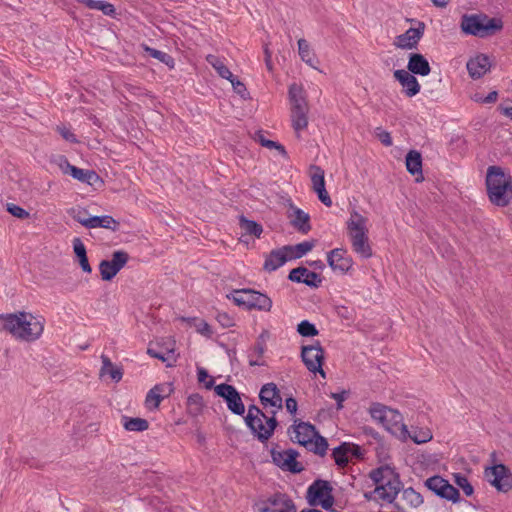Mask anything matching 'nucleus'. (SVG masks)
<instances>
[{"mask_svg":"<svg viewBox=\"0 0 512 512\" xmlns=\"http://www.w3.org/2000/svg\"><path fill=\"white\" fill-rule=\"evenodd\" d=\"M6 210L12 216H14L18 219H26L29 217V212L27 210H25L24 208L14 204V203H7Z\"/></svg>","mask_w":512,"mask_h":512,"instance_id":"6e6d98bb","label":"nucleus"},{"mask_svg":"<svg viewBox=\"0 0 512 512\" xmlns=\"http://www.w3.org/2000/svg\"><path fill=\"white\" fill-rule=\"evenodd\" d=\"M254 140L258 142L261 146L266 147L268 149H276L280 155H282L283 157H287V151L285 147L279 142L267 139L262 130H258L255 132Z\"/></svg>","mask_w":512,"mask_h":512,"instance_id":"ea45409f","label":"nucleus"},{"mask_svg":"<svg viewBox=\"0 0 512 512\" xmlns=\"http://www.w3.org/2000/svg\"><path fill=\"white\" fill-rule=\"evenodd\" d=\"M277 445L270 449L272 462L281 468L283 471H287L293 474H298L304 470L301 463L297 461L299 453L293 448H289L284 451H277Z\"/></svg>","mask_w":512,"mask_h":512,"instance_id":"0eeeda50","label":"nucleus"},{"mask_svg":"<svg viewBox=\"0 0 512 512\" xmlns=\"http://www.w3.org/2000/svg\"><path fill=\"white\" fill-rule=\"evenodd\" d=\"M271 416L268 417L265 415L263 417L266 421V427L264 426L262 420L258 421L256 424L255 430L256 432H252L254 436L262 443L267 442L272 435L274 434L277 426L279 425L278 420L276 419V410L271 411Z\"/></svg>","mask_w":512,"mask_h":512,"instance_id":"412c9836","label":"nucleus"},{"mask_svg":"<svg viewBox=\"0 0 512 512\" xmlns=\"http://www.w3.org/2000/svg\"><path fill=\"white\" fill-rule=\"evenodd\" d=\"M287 217L290 220L291 226H293L298 232L307 234L311 230L310 215L296 207L293 203H290L289 205Z\"/></svg>","mask_w":512,"mask_h":512,"instance_id":"a211bd4d","label":"nucleus"},{"mask_svg":"<svg viewBox=\"0 0 512 512\" xmlns=\"http://www.w3.org/2000/svg\"><path fill=\"white\" fill-rule=\"evenodd\" d=\"M72 245H73V251H74L76 258L87 254L86 247L79 237H76L73 239Z\"/></svg>","mask_w":512,"mask_h":512,"instance_id":"680f3d73","label":"nucleus"},{"mask_svg":"<svg viewBox=\"0 0 512 512\" xmlns=\"http://www.w3.org/2000/svg\"><path fill=\"white\" fill-rule=\"evenodd\" d=\"M295 434L291 436V440L305 447L308 451L313 452L321 457L326 455L328 449V441L325 437L321 436L316 427L310 422L294 421V424L288 428V433Z\"/></svg>","mask_w":512,"mask_h":512,"instance_id":"7ed1b4c3","label":"nucleus"},{"mask_svg":"<svg viewBox=\"0 0 512 512\" xmlns=\"http://www.w3.org/2000/svg\"><path fill=\"white\" fill-rule=\"evenodd\" d=\"M123 426L127 431L143 432L148 429L149 422L139 417H122Z\"/></svg>","mask_w":512,"mask_h":512,"instance_id":"58836bf2","label":"nucleus"},{"mask_svg":"<svg viewBox=\"0 0 512 512\" xmlns=\"http://www.w3.org/2000/svg\"><path fill=\"white\" fill-rule=\"evenodd\" d=\"M425 24L418 21L416 28H409L405 33L398 35L395 38V46L401 49H416L420 39L424 35Z\"/></svg>","mask_w":512,"mask_h":512,"instance_id":"4468645a","label":"nucleus"},{"mask_svg":"<svg viewBox=\"0 0 512 512\" xmlns=\"http://www.w3.org/2000/svg\"><path fill=\"white\" fill-rule=\"evenodd\" d=\"M334 502H335V498H334L332 492H330L325 497L321 498V500H319V502H317V505H320L324 510H326L328 512H338L335 509H333Z\"/></svg>","mask_w":512,"mask_h":512,"instance_id":"13d9d810","label":"nucleus"},{"mask_svg":"<svg viewBox=\"0 0 512 512\" xmlns=\"http://www.w3.org/2000/svg\"><path fill=\"white\" fill-rule=\"evenodd\" d=\"M485 475L492 486L500 492L512 489V473L504 464H496L485 471Z\"/></svg>","mask_w":512,"mask_h":512,"instance_id":"9d476101","label":"nucleus"},{"mask_svg":"<svg viewBox=\"0 0 512 512\" xmlns=\"http://www.w3.org/2000/svg\"><path fill=\"white\" fill-rule=\"evenodd\" d=\"M310 170L312 171L311 182L313 190L325 187L324 170L317 165H311Z\"/></svg>","mask_w":512,"mask_h":512,"instance_id":"a18cd8bd","label":"nucleus"},{"mask_svg":"<svg viewBox=\"0 0 512 512\" xmlns=\"http://www.w3.org/2000/svg\"><path fill=\"white\" fill-rule=\"evenodd\" d=\"M83 226L92 229V228H105L111 231H117L119 227V222L116 221L110 215H101V216H91L87 220H82Z\"/></svg>","mask_w":512,"mask_h":512,"instance_id":"bb28decb","label":"nucleus"},{"mask_svg":"<svg viewBox=\"0 0 512 512\" xmlns=\"http://www.w3.org/2000/svg\"><path fill=\"white\" fill-rule=\"evenodd\" d=\"M239 227L244 235H250L256 238H259L263 232V227L260 223L250 220L244 215L239 216Z\"/></svg>","mask_w":512,"mask_h":512,"instance_id":"473e14b6","label":"nucleus"},{"mask_svg":"<svg viewBox=\"0 0 512 512\" xmlns=\"http://www.w3.org/2000/svg\"><path fill=\"white\" fill-rule=\"evenodd\" d=\"M44 324L43 317L25 311L0 314V331L25 342L38 340L43 334Z\"/></svg>","mask_w":512,"mask_h":512,"instance_id":"f257e3e1","label":"nucleus"},{"mask_svg":"<svg viewBox=\"0 0 512 512\" xmlns=\"http://www.w3.org/2000/svg\"><path fill=\"white\" fill-rule=\"evenodd\" d=\"M486 188L490 202L505 207L512 199V177L500 166H489L486 174Z\"/></svg>","mask_w":512,"mask_h":512,"instance_id":"f03ea898","label":"nucleus"},{"mask_svg":"<svg viewBox=\"0 0 512 512\" xmlns=\"http://www.w3.org/2000/svg\"><path fill=\"white\" fill-rule=\"evenodd\" d=\"M57 164L64 174H68L82 183L93 185L100 181L99 175L94 170L78 168L70 164L66 156H59Z\"/></svg>","mask_w":512,"mask_h":512,"instance_id":"9b49d317","label":"nucleus"},{"mask_svg":"<svg viewBox=\"0 0 512 512\" xmlns=\"http://www.w3.org/2000/svg\"><path fill=\"white\" fill-rule=\"evenodd\" d=\"M301 358L304 365L311 373H319L323 378H326V373L322 368L324 363V350L319 341L314 345L303 346Z\"/></svg>","mask_w":512,"mask_h":512,"instance_id":"6e6552de","label":"nucleus"},{"mask_svg":"<svg viewBox=\"0 0 512 512\" xmlns=\"http://www.w3.org/2000/svg\"><path fill=\"white\" fill-rule=\"evenodd\" d=\"M461 29L466 35L486 38L501 31L503 21L500 18H491L484 13L464 14L461 18Z\"/></svg>","mask_w":512,"mask_h":512,"instance_id":"20e7f679","label":"nucleus"},{"mask_svg":"<svg viewBox=\"0 0 512 512\" xmlns=\"http://www.w3.org/2000/svg\"><path fill=\"white\" fill-rule=\"evenodd\" d=\"M490 59L485 54H478L467 62V70L471 78L479 79L490 69Z\"/></svg>","mask_w":512,"mask_h":512,"instance_id":"4be33fe9","label":"nucleus"},{"mask_svg":"<svg viewBox=\"0 0 512 512\" xmlns=\"http://www.w3.org/2000/svg\"><path fill=\"white\" fill-rule=\"evenodd\" d=\"M308 108L302 109H291V122L292 127L296 133L307 128L308 118H307Z\"/></svg>","mask_w":512,"mask_h":512,"instance_id":"c9c22d12","label":"nucleus"},{"mask_svg":"<svg viewBox=\"0 0 512 512\" xmlns=\"http://www.w3.org/2000/svg\"><path fill=\"white\" fill-rule=\"evenodd\" d=\"M366 223L367 218L355 210L351 213V217L347 221V229L350 233L353 250L365 259L372 256V249L368 241Z\"/></svg>","mask_w":512,"mask_h":512,"instance_id":"39448f33","label":"nucleus"},{"mask_svg":"<svg viewBox=\"0 0 512 512\" xmlns=\"http://www.w3.org/2000/svg\"><path fill=\"white\" fill-rule=\"evenodd\" d=\"M288 280L295 283L305 284L310 288H319L322 284L321 275L308 270L304 266H299L290 270Z\"/></svg>","mask_w":512,"mask_h":512,"instance_id":"dca6fc26","label":"nucleus"},{"mask_svg":"<svg viewBox=\"0 0 512 512\" xmlns=\"http://www.w3.org/2000/svg\"><path fill=\"white\" fill-rule=\"evenodd\" d=\"M128 260L129 255L126 251H114L110 260H102L99 264L101 279L103 281H111L127 264Z\"/></svg>","mask_w":512,"mask_h":512,"instance_id":"1a4fd4ad","label":"nucleus"},{"mask_svg":"<svg viewBox=\"0 0 512 512\" xmlns=\"http://www.w3.org/2000/svg\"><path fill=\"white\" fill-rule=\"evenodd\" d=\"M259 399L264 407L271 406L277 410L282 409V398L280 396V391L276 384L273 382L266 383L262 386L259 393Z\"/></svg>","mask_w":512,"mask_h":512,"instance_id":"6ab92c4d","label":"nucleus"},{"mask_svg":"<svg viewBox=\"0 0 512 512\" xmlns=\"http://www.w3.org/2000/svg\"><path fill=\"white\" fill-rule=\"evenodd\" d=\"M260 417H265L264 412L256 405H250L245 417V423L251 432H256L255 427L258 421L261 420Z\"/></svg>","mask_w":512,"mask_h":512,"instance_id":"79ce46f5","label":"nucleus"},{"mask_svg":"<svg viewBox=\"0 0 512 512\" xmlns=\"http://www.w3.org/2000/svg\"><path fill=\"white\" fill-rule=\"evenodd\" d=\"M106 373H108L111 379L114 380L115 382H119L123 377L122 369L115 367L114 365L110 367Z\"/></svg>","mask_w":512,"mask_h":512,"instance_id":"774afa93","label":"nucleus"},{"mask_svg":"<svg viewBox=\"0 0 512 512\" xmlns=\"http://www.w3.org/2000/svg\"><path fill=\"white\" fill-rule=\"evenodd\" d=\"M143 50L152 58L157 59L161 63L165 64L169 69H174L175 67V60L174 58L163 51L157 50L155 48H152L148 45L143 44L142 45Z\"/></svg>","mask_w":512,"mask_h":512,"instance_id":"e433bc0d","label":"nucleus"},{"mask_svg":"<svg viewBox=\"0 0 512 512\" xmlns=\"http://www.w3.org/2000/svg\"><path fill=\"white\" fill-rule=\"evenodd\" d=\"M348 447H349V442H342L340 445H338L337 447H335L332 450L331 456L334 459L335 464L339 468H344L349 463V454L347 451Z\"/></svg>","mask_w":512,"mask_h":512,"instance_id":"4c0bfd02","label":"nucleus"},{"mask_svg":"<svg viewBox=\"0 0 512 512\" xmlns=\"http://www.w3.org/2000/svg\"><path fill=\"white\" fill-rule=\"evenodd\" d=\"M327 263L333 271L347 273L353 266L352 258L343 248H335L327 253Z\"/></svg>","mask_w":512,"mask_h":512,"instance_id":"2eb2a0df","label":"nucleus"},{"mask_svg":"<svg viewBox=\"0 0 512 512\" xmlns=\"http://www.w3.org/2000/svg\"><path fill=\"white\" fill-rule=\"evenodd\" d=\"M402 489V482L399 474L393 468V474H389L384 484L377 485L374 489L380 499L393 503Z\"/></svg>","mask_w":512,"mask_h":512,"instance_id":"f8f14e48","label":"nucleus"},{"mask_svg":"<svg viewBox=\"0 0 512 512\" xmlns=\"http://www.w3.org/2000/svg\"><path fill=\"white\" fill-rule=\"evenodd\" d=\"M266 351V348L263 346L254 344L251 348V352L249 353V365L250 366H265V361H260L258 358H261Z\"/></svg>","mask_w":512,"mask_h":512,"instance_id":"09e8293b","label":"nucleus"},{"mask_svg":"<svg viewBox=\"0 0 512 512\" xmlns=\"http://www.w3.org/2000/svg\"><path fill=\"white\" fill-rule=\"evenodd\" d=\"M333 491L327 480L316 479L307 489L306 499L311 506H317L321 498Z\"/></svg>","mask_w":512,"mask_h":512,"instance_id":"aec40b11","label":"nucleus"},{"mask_svg":"<svg viewBox=\"0 0 512 512\" xmlns=\"http://www.w3.org/2000/svg\"><path fill=\"white\" fill-rule=\"evenodd\" d=\"M444 493H442L441 497L442 499L451 501L453 503H458L460 501V493L457 488H455L453 485H451L449 482L443 489Z\"/></svg>","mask_w":512,"mask_h":512,"instance_id":"864d4df0","label":"nucleus"},{"mask_svg":"<svg viewBox=\"0 0 512 512\" xmlns=\"http://www.w3.org/2000/svg\"><path fill=\"white\" fill-rule=\"evenodd\" d=\"M228 80L231 82L234 91L238 95H240L243 99H247L249 97V93L247 91L246 86L241 81H239L237 77L233 75V78H230Z\"/></svg>","mask_w":512,"mask_h":512,"instance_id":"4d7b16f0","label":"nucleus"},{"mask_svg":"<svg viewBox=\"0 0 512 512\" xmlns=\"http://www.w3.org/2000/svg\"><path fill=\"white\" fill-rule=\"evenodd\" d=\"M78 2L89 9L99 10L106 16L113 18L116 16V9L110 2L104 0H78Z\"/></svg>","mask_w":512,"mask_h":512,"instance_id":"2f4dec72","label":"nucleus"},{"mask_svg":"<svg viewBox=\"0 0 512 512\" xmlns=\"http://www.w3.org/2000/svg\"><path fill=\"white\" fill-rule=\"evenodd\" d=\"M72 218L77 221L78 223H80L81 225H83V222L82 220H87L89 217H87L88 215V211L86 209H78V210H72Z\"/></svg>","mask_w":512,"mask_h":512,"instance_id":"69168bd1","label":"nucleus"},{"mask_svg":"<svg viewBox=\"0 0 512 512\" xmlns=\"http://www.w3.org/2000/svg\"><path fill=\"white\" fill-rule=\"evenodd\" d=\"M376 136L384 146H391L393 144L392 137L389 132L381 128L376 129Z\"/></svg>","mask_w":512,"mask_h":512,"instance_id":"e2e57ef3","label":"nucleus"},{"mask_svg":"<svg viewBox=\"0 0 512 512\" xmlns=\"http://www.w3.org/2000/svg\"><path fill=\"white\" fill-rule=\"evenodd\" d=\"M403 499L414 508L423 504V497L420 493L416 492L412 487L406 488L402 493Z\"/></svg>","mask_w":512,"mask_h":512,"instance_id":"49530a36","label":"nucleus"},{"mask_svg":"<svg viewBox=\"0 0 512 512\" xmlns=\"http://www.w3.org/2000/svg\"><path fill=\"white\" fill-rule=\"evenodd\" d=\"M406 169L411 175L422 176V155L417 150H410L405 157Z\"/></svg>","mask_w":512,"mask_h":512,"instance_id":"c756f323","label":"nucleus"},{"mask_svg":"<svg viewBox=\"0 0 512 512\" xmlns=\"http://www.w3.org/2000/svg\"><path fill=\"white\" fill-rule=\"evenodd\" d=\"M260 508V512H296L293 500L283 493L271 495Z\"/></svg>","mask_w":512,"mask_h":512,"instance_id":"ddd939ff","label":"nucleus"},{"mask_svg":"<svg viewBox=\"0 0 512 512\" xmlns=\"http://www.w3.org/2000/svg\"><path fill=\"white\" fill-rule=\"evenodd\" d=\"M349 457L355 458L357 460H363L364 459V449L355 443L349 442V447L347 448Z\"/></svg>","mask_w":512,"mask_h":512,"instance_id":"052dcab7","label":"nucleus"},{"mask_svg":"<svg viewBox=\"0 0 512 512\" xmlns=\"http://www.w3.org/2000/svg\"><path fill=\"white\" fill-rule=\"evenodd\" d=\"M448 482V480L444 479L440 475H433L425 480L424 485L436 496L441 497L442 493H444L443 489L448 484Z\"/></svg>","mask_w":512,"mask_h":512,"instance_id":"a19ab883","label":"nucleus"},{"mask_svg":"<svg viewBox=\"0 0 512 512\" xmlns=\"http://www.w3.org/2000/svg\"><path fill=\"white\" fill-rule=\"evenodd\" d=\"M207 60L215 68L220 77L227 80L233 78V73L221 60L217 59L212 55H209Z\"/></svg>","mask_w":512,"mask_h":512,"instance_id":"de8ad7c7","label":"nucleus"},{"mask_svg":"<svg viewBox=\"0 0 512 512\" xmlns=\"http://www.w3.org/2000/svg\"><path fill=\"white\" fill-rule=\"evenodd\" d=\"M453 478H454L455 484L463 490V492L466 496L473 495L474 488L465 475H463L461 473H455Z\"/></svg>","mask_w":512,"mask_h":512,"instance_id":"3c124183","label":"nucleus"},{"mask_svg":"<svg viewBox=\"0 0 512 512\" xmlns=\"http://www.w3.org/2000/svg\"><path fill=\"white\" fill-rule=\"evenodd\" d=\"M407 71L420 76H427L431 72L428 60L421 53H410L407 64Z\"/></svg>","mask_w":512,"mask_h":512,"instance_id":"393cba45","label":"nucleus"},{"mask_svg":"<svg viewBox=\"0 0 512 512\" xmlns=\"http://www.w3.org/2000/svg\"><path fill=\"white\" fill-rule=\"evenodd\" d=\"M226 404L228 409L236 415L242 416L245 413V406L238 391L226 400Z\"/></svg>","mask_w":512,"mask_h":512,"instance_id":"c03bdc74","label":"nucleus"},{"mask_svg":"<svg viewBox=\"0 0 512 512\" xmlns=\"http://www.w3.org/2000/svg\"><path fill=\"white\" fill-rule=\"evenodd\" d=\"M215 318L223 328H229L234 325V319L227 312H217Z\"/></svg>","mask_w":512,"mask_h":512,"instance_id":"bf43d9fd","label":"nucleus"},{"mask_svg":"<svg viewBox=\"0 0 512 512\" xmlns=\"http://www.w3.org/2000/svg\"><path fill=\"white\" fill-rule=\"evenodd\" d=\"M288 94L291 102V109L308 108L304 91L301 86L296 83L291 84L289 86Z\"/></svg>","mask_w":512,"mask_h":512,"instance_id":"7c9ffc66","label":"nucleus"},{"mask_svg":"<svg viewBox=\"0 0 512 512\" xmlns=\"http://www.w3.org/2000/svg\"><path fill=\"white\" fill-rule=\"evenodd\" d=\"M197 332L207 337H210L213 334L211 326L204 320H201L197 325Z\"/></svg>","mask_w":512,"mask_h":512,"instance_id":"338daca9","label":"nucleus"},{"mask_svg":"<svg viewBox=\"0 0 512 512\" xmlns=\"http://www.w3.org/2000/svg\"><path fill=\"white\" fill-rule=\"evenodd\" d=\"M370 415L373 419L378 420L381 422L388 431H390L392 434H397L396 430H394L392 427L388 425V418L389 415H394V417L399 418V412L388 408L385 405H382L380 403H374L370 407Z\"/></svg>","mask_w":512,"mask_h":512,"instance_id":"a878e982","label":"nucleus"},{"mask_svg":"<svg viewBox=\"0 0 512 512\" xmlns=\"http://www.w3.org/2000/svg\"><path fill=\"white\" fill-rule=\"evenodd\" d=\"M287 261L288 259L282 247L273 249L266 255L263 269L267 272H273L283 266Z\"/></svg>","mask_w":512,"mask_h":512,"instance_id":"cd10ccee","label":"nucleus"},{"mask_svg":"<svg viewBox=\"0 0 512 512\" xmlns=\"http://www.w3.org/2000/svg\"><path fill=\"white\" fill-rule=\"evenodd\" d=\"M314 245V241H304L296 245L282 246V250L285 251L286 257L289 261L303 257L313 249Z\"/></svg>","mask_w":512,"mask_h":512,"instance_id":"c85d7f7f","label":"nucleus"},{"mask_svg":"<svg viewBox=\"0 0 512 512\" xmlns=\"http://www.w3.org/2000/svg\"><path fill=\"white\" fill-rule=\"evenodd\" d=\"M233 303L245 310L270 311L272 300L266 295L253 289H236L227 295Z\"/></svg>","mask_w":512,"mask_h":512,"instance_id":"423d86ee","label":"nucleus"},{"mask_svg":"<svg viewBox=\"0 0 512 512\" xmlns=\"http://www.w3.org/2000/svg\"><path fill=\"white\" fill-rule=\"evenodd\" d=\"M394 78L401 84L407 97H414L420 92L421 86L414 74L404 69L395 70Z\"/></svg>","mask_w":512,"mask_h":512,"instance_id":"f3484780","label":"nucleus"},{"mask_svg":"<svg viewBox=\"0 0 512 512\" xmlns=\"http://www.w3.org/2000/svg\"><path fill=\"white\" fill-rule=\"evenodd\" d=\"M297 332L303 337H314L319 334L316 326L308 320H302L297 325Z\"/></svg>","mask_w":512,"mask_h":512,"instance_id":"8fccbe9b","label":"nucleus"},{"mask_svg":"<svg viewBox=\"0 0 512 512\" xmlns=\"http://www.w3.org/2000/svg\"><path fill=\"white\" fill-rule=\"evenodd\" d=\"M298 53L303 62H305L312 68H316L318 60L315 56V53L310 48L309 43L304 38L298 40Z\"/></svg>","mask_w":512,"mask_h":512,"instance_id":"72a5a7b5","label":"nucleus"},{"mask_svg":"<svg viewBox=\"0 0 512 512\" xmlns=\"http://www.w3.org/2000/svg\"><path fill=\"white\" fill-rule=\"evenodd\" d=\"M399 439L405 441L410 438L416 444H423L430 441L433 437L432 432L428 428H415L410 433L405 424H401L399 434H395Z\"/></svg>","mask_w":512,"mask_h":512,"instance_id":"5701e85b","label":"nucleus"},{"mask_svg":"<svg viewBox=\"0 0 512 512\" xmlns=\"http://www.w3.org/2000/svg\"><path fill=\"white\" fill-rule=\"evenodd\" d=\"M171 384H157L151 388L145 398V404L149 409H157L161 401L172 392Z\"/></svg>","mask_w":512,"mask_h":512,"instance_id":"b1692460","label":"nucleus"},{"mask_svg":"<svg viewBox=\"0 0 512 512\" xmlns=\"http://www.w3.org/2000/svg\"><path fill=\"white\" fill-rule=\"evenodd\" d=\"M389 474H393V468L388 465H383L371 470L369 477L377 486L384 484Z\"/></svg>","mask_w":512,"mask_h":512,"instance_id":"37998d69","label":"nucleus"},{"mask_svg":"<svg viewBox=\"0 0 512 512\" xmlns=\"http://www.w3.org/2000/svg\"><path fill=\"white\" fill-rule=\"evenodd\" d=\"M197 378L199 383H203L206 389L210 390L214 387V379L208 374V371L205 368H197Z\"/></svg>","mask_w":512,"mask_h":512,"instance_id":"5fc2aeb1","label":"nucleus"},{"mask_svg":"<svg viewBox=\"0 0 512 512\" xmlns=\"http://www.w3.org/2000/svg\"><path fill=\"white\" fill-rule=\"evenodd\" d=\"M214 391L217 396L223 398L225 401L231 397L235 392H237V389L229 384L221 383L219 385H216L213 387Z\"/></svg>","mask_w":512,"mask_h":512,"instance_id":"603ef678","label":"nucleus"},{"mask_svg":"<svg viewBox=\"0 0 512 512\" xmlns=\"http://www.w3.org/2000/svg\"><path fill=\"white\" fill-rule=\"evenodd\" d=\"M318 196V199L327 207L332 205V200L325 187L314 190Z\"/></svg>","mask_w":512,"mask_h":512,"instance_id":"0e129e2a","label":"nucleus"},{"mask_svg":"<svg viewBox=\"0 0 512 512\" xmlns=\"http://www.w3.org/2000/svg\"><path fill=\"white\" fill-rule=\"evenodd\" d=\"M186 409L192 417L201 415L204 409L203 397L199 393L189 395L186 401Z\"/></svg>","mask_w":512,"mask_h":512,"instance_id":"f704fd0d","label":"nucleus"}]
</instances>
